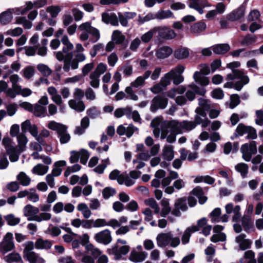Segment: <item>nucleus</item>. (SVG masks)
<instances>
[{"mask_svg":"<svg viewBox=\"0 0 263 263\" xmlns=\"http://www.w3.org/2000/svg\"><path fill=\"white\" fill-rule=\"evenodd\" d=\"M63 45L62 51L54 52V54L57 60L64 62L63 69L65 72H69L70 69L75 70L79 68V63L86 60V56L83 53H78L74 55L71 51L73 48V44L69 41L68 37L64 35L61 39Z\"/></svg>","mask_w":263,"mask_h":263,"instance_id":"1","label":"nucleus"},{"mask_svg":"<svg viewBox=\"0 0 263 263\" xmlns=\"http://www.w3.org/2000/svg\"><path fill=\"white\" fill-rule=\"evenodd\" d=\"M240 66L239 62L235 61L227 64V67L232 70V73L227 74L226 79L229 80H238L235 83V89L240 91L244 85L249 82V78L242 70L236 69Z\"/></svg>","mask_w":263,"mask_h":263,"instance_id":"2","label":"nucleus"},{"mask_svg":"<svg viewBox=\"0 0 263 263\" xmlns=\"http://www.w3.org/2000/svg\"><path fill=\"white\" fill-rule=\"evenodd\" d=\"M185 67L182 65H177L168 72L165 73L160 80V83L166 88L171 84L172 80L173 83L178 85L184 81V78L181 74L184 72Z\"/></svg>","mask_w":263,"mask_h":263,"instance_id":"3","label":"nucleus"},{"mask_svg":"<svg viewBox=\"0 0 263 263\" xmlns=\"http://www.w3.org/2000/svg\"><path fill=\"white\" fill-rule=\"evenodd\" d=\"M78 30L80 32L79 37L81 41H85L89 39L92 43L97 42L100 38L99 30L91 26L90 22L82 23L78 27Z\"/></svg>","mask_w":263,"mask_h":263,"instance_id":"4","label":"nucleus"},{"mask_svg":"<svg viewBox=\"0 0 263 263\" xmlns=\"http://www.w3.org/2000/svg\"><path fill=\"white\" fill-rule=\"evenodd\" d=\"M156 241L157 246L161 248L168 246L175 248L180 243L179 237H174L171 232L159 233L156 237Z\"/></svg>","mask_w":263,"mask_h":263,"instance_id":"5","label":"nucleus"},{"mask_svg":"<svg viewBox=\"0 0 263 263\" xmlns=\"http://www.w3.org/2000/svg\"><path fill=\"white\" fill-rule=\"evenodd\" d=\"M173 124V122H170L167 126L162 128L161 131V139L166 138L167 142L170 143H174L176 141V135L181 134Z\"/></svg>","mask_w":263,"mask_h":263,"instance_id":"6","label":"nucleus"},{"mask_svg":"<svg viewBox=\"0 0 263 263\" xmlns=\"http://www.w3.org/2000/svg\"><path fill=\"white\" fill-rule=\"evenodd\" d=\"M240 152L242 159L247 162L251 160L252 156L257 153V142L252 141L250 143H245L241 145Z\"/></svg>","mask_w":263,"mask_h":263,"instance_id":"7","label":"nucleus"},{"mask_svg":"<svg viewBox=\"0 0 263 263\" xmlns=\"http://www.w3.org/2000/svg\"><path fill=\"white\" fill-rule=\"evenodd\" d=\"M168 104V99L163 95H158L155 97L151 103V110L153 112H155L158 109H163L165 108Z\"/></svg>","mask_w":263,"mask_h":263,"instance_id":"8","label":"nucleus"},{"mask_svg":"<svg viewBox=\"0 0 263 263\" xmlns=\"http://www.w3.org/2000/svg\"><path fill=\"white\" fill-rule=\"evenodd\" d=\"M48 103V99L47 96L42 97L34 107V114L36 117H45L48 115L47 113L46 105Z\"/></svg>","mask_w":263,"mask_h":263,"instance_id":"9","label":"nucleus"},{"mask_svg":"<svg viewBox=\"0 0 263 263\" xmlns=\"http://www.w3.org/2000/svg\"><path fill=\"white\" fill-rule=\"evenodd\" d=\"M14 248L13 234L11 233H7L3 241L0 243V252L3 254H5L12 250Z\"/></svg>","mask_w":263,"mask_h":263,"instance_id":"10","label":"nucleus"},{"mask_svg":"<svg viewBox=\"0 0 263 263\" xmlns=\"http://www.w3.org/2000/svg\"><path fill=\"white\" fill-rule=\"evenodd\" d=\"M94 239L98 243L107 245L112 241L111 232L108 229L104 230L95 234Z\"/></svg>","mask_w":263,"mask_h":263,"instance_id":"11","label":"nucleus"},{"mask_svg":"<svg viewBox=\"0 0 263 263\" xmlns=\"http://www.w3.org/2000/svg\"><path fill=\"white\" fill-rule=\"evenodd\" d=\"M138 128L132 124L128 125L126 127L123 125H120L117 129V133L119 135H126L128 138L131 137L134 133L138 134Z\"/></svg>","mask_w":263,"mask_h":263,"instance_id":"12","label":"nucleus"},{"mask_svg":"<svg viewBox=\"0 0 263 263\" xmlns=\"http://www.w3.org/2000/svg\"><path fill=\"white\" fill-rule=\"evenodd\" d=\"M160 149L159 144H154L150 151L144 150L139 153L137 156V159L143 161H147L151 157L156 155Z\"/></svg>","mask_w":263,"mask_h":263,"instance_id":"13","label":"nucleus"},{"mask_svg":"<svg viewBox=\"0 0 263 263\" xmlns=\"http://www.w3.org/2000/svg\"><path fill=\"white\" fill-rule=\"evenodd\" d=\"M189 87L191 89H188L186 91L185 96L186 99L190 101L194 100L196 93L203 96L206 92V90L204 88H199L194 84L189 85Z\"/></svg>","mask_w":263,"mask_h":263,"instance_id":"14","label":"nucleus"},{"mask_svg":"<svg viewBox=\"0 0 263 263\" xmlns=\"http://www.w3.org/2000/svg\"><path fill=\"white\" fill-rule=\"evenodd\" d=\"M156 32H158L160 37L165 40H171L174 39L176 34L175 31L167 27H156Z\"/></svg>","mask_w":263,"mask_h":263,"instance_id":"15","label":"nucleus"},{"mask_svg":"<svg viewBox=\"0 0 263 263\" xmlns=\"http://www.w3.org/2000/svg\"><path fill=\"white\" fill-rule=\"evenodd\" d=\"M172 122L173 125L179 130L181 134L183 132L191 130L196 127V124L193 121H183L179 122L174 120Z\"/></svg>","mask_w":263,"mask_h":263,"instance_id":"16","label":"nucleus"},{"mask_svg":"<svg viewBox=\"0 0 263 263\" xmlns=\"http://www.w3.org/2000/svg\"><path fill=\"white\" fill-rule=\"evenodd\" d=\"M189 6L202 14L204 12L203 8L209 6V4L208 0H189Z\"/></svg>","mask_w":263,"mask_h":263,"instance_id":"17","label":"nucleus"},{"mask_svg":"<svg viewBox=\"0 0 263 263\" xmlns=\"http://www.w3.org/2000/svg\"><path fill=\"white\" fill-rule=\"evenodd\" d=\"M39 209L28 204L25 205L23 209L24 215L27 217L28 221H34L37 214L39 212Z\"/></svg>","mask_w":263,"mask_h":263,"instance_id":"18","label":"nucleus"},{"mask_svg":"<svg viewBox=\"0 0 263 263\" xmlns=\"http://www.w3.org/2000/svg\"><path fill=\"white\" fill-rule=\"evenodd\" d=\"M245 6H240L238 8L228 14L227 18L230 21L239 20L243 17L245 13Z\"/></svg>","mask_w":263,"mask_h":263,"instance_id":"19","label":"nucleus"},{"mask_svg":"<svg viewBox=\"0 0 263 263\" xmlns=\"http://www.w3.org/2000/svg\"><path fill=\"white\" fill-rule=\"evenodd\" d=\"M235 242L238 245L240 250L243 251L249 249L252 244L251 240L247 239L246 235L245 234H241L236 236Z\"/></svg>","mask_w":263,"mask_h":263,"instance_id":"20","label":"nucleus"},{"mask_svg":"<svg viewBox=\"0 0 263 263\" xmlns=\"http://www.w3.org/2000/svg\"><path fill=\"white\" fill-rule=\"evenodd\" d=\"M102 20L105 24H110L112 26L119 25V18L114 12H104L102 14Z\"/></svg>","mask_w":263,"mask_h":263,"instance_id":"21","label":"nucleus"},{"mask_svg":"<svg viewBox=\"0 0 263 263\" xmlns=\"http://www.w3.org/2000/svg\"><path fill=\"white\" fill-rule=\"evenodd\" d=\"M147 255L148 254L145 251H137L133 250L130 252L129 259L135 263L141 262L147 258Z\"/></svg>","mask_w":263,"mask_h":263,"instance_id":"22","label":"nucleus"},{"mask_svg":"<svg viewBox=\"0 0 263 263\" xmlns=\"http://www.w3.org/2000/svg\"><path fill=\"white\" fill-rule=\"evenodd\" d=\"M119 22L123 27H127L128 25V20H132L137 16L135 12H118Z\"/></svg>","mask_w":263,"mask_h":263,"instance_id":"23","label":"nucleus"},{"mask_svg":"<svg viewBox=\"0 0 263 263\" xmlns=\"http://www.w3.org/2000/svg\"><path fill=\"white\" fill-rule=\"evenodd\" d=\"M225 209L227 214H234L233 217V220L234 221H237L239 220L241 217L240 213V206L239 205H236L234 207L232 203H228L225 206Z\"/></svg>","mask_w":263,"mask_h":263,"instance_id":"24","label":"nucleus"},{"mask_svg":"<svg viewBox=\"0 0 263 263\" xmlns=\"http://www.w3.org/2000/svg\"><path fill=\"white\" fill-rule=\"evenodd\" d=\"M130 247L129 246L124 245L119 248L118 246L113 247L111 252L115 256L116 260H119L122 257L123 255H126L129 251Z\"/></svg>","mask_w":263,"mask_h":263,"instance_id":"25","label":"nucleus"},{"mask_svg":"<svg viewBox=\"0 0 263 263\" xmlns=\"http://www.w3.org/2000/svg\"><path fill=\"white\" fill-rule=\"evenodd\" d=\"M24 258L29 263H45V260L40 255L35 252L28 253L23 255Z\"/></svg>","mask_w":263,"mask_h":263,"instance_id":"26","label":"nucleus"},{"mask_svg":"<svg viewBox=\"0 0 263 263\" xmlns=\"http://www.w3.org/2000/svg\"><path fill=\"white\" fill-rule=\"evenodd\" d=\"M173 49L168 46H162L156 50V56L158 59H164L173 53Z\"/></svg>","mask_w":263,"mask_h":263,"instance_id":"27","label":"nucleus"},{"mask_svg":"<svg viewBox=\"0 0 263 263\" xmlns=\"http://www.w3.org/2000/svg\"><path fill=\"white\" fill-rule=\"evenodd\" d=\"M48 40L43 39L41 41V43L35 45L36 53L41 57H45L47 54V45Z\"/></svg>","mask_w":263,"mask_h":263,"instance_id":"28","label":"nucleus"},{"mask_svg":"<svg viewBox=\"0 0 263 263\" xmlns=\"http://www.w3.org/2000/svg\"><path fill=\"white\" fill-rule=\"evenodd\" d=\"M24 151V148H19L17 146L8 149L6 151L7 155L9 156L11 162H16L18 160L19 155Z\"/></svg>","mask_w":263,"mask_h":263,"instance_id":"29","label":"nucleus"},{"mask_svg":"<svg viewBox=\"0 0 263 263\" xmlns=\"http://www.w3.org/2000/svg\"><path fill=\"white\" fill-rule=\"evenodd\" d=\"M174 18L173 13L170 10H159L155 14L154 13V19L158 20H165L167 18Z\"/></svg>","mask_w":263,"mask_h":263,"instance_id":"30","label":"nucleus"},{"mask_svg":"<svg viewBox=\"0 0 263 263\" xmlns=\"http://www.w3.org/2000/svg\"><path fill=\"white\" fill-rule=\"evenodd\" d=\"M206 76L200 72L195 71L193 75V78L196 83L204 86L209 84V79Z\"/></svg>","mask_w":263,"mask_h":263,"instance_id":"31","label":"nucleus"},{"mask_svg":"<svg viewBox=\"0 0 263 263\" xmlns=\"http://www.w3.org/2000/svg\"><path fill=\"white\" fill-rule=\"evenodd\" d=\"M90 122L88 117H84L81 121V125L77 126L74 131L76 135H81L84 133L86 129L89 126Z\"/></svg>","mask_w":263,"mask_h":263,"instance_id":"32","label":"nucleus"},{"mask_svg":"<svg viewBox=\"0 0 263 263\" xmlns=\"http://www.w3.org/2000/svg\"><path fill=\"white\" fill-rule=\"evenodd\" d=\"M199 229L198 228L197 226H191L188 227L184 232L181 238V241L182 244L186 245L187 244L190 239V237L191 234L193 233L197 232L199 231Z\"/></svg>","mask_w":263,"mask_h":263,"instance_id":"33","label":"nucleus"},{"mask_svg":"<svg viewBox=\"0 0 263 263\" xmlns=\"http://www.w3.org/2000/svg\"><path fill=\"white\" fill-rule=\"evenodd\" d=\"M206 28V24L203 22L194 23L191 27V32L195 35L200 34Z\"/></svg>","mask_w":263,"mask_h":263,"instance_id":"34","label":"nucleus"},{"mask_svg":"<svg viewBox=\"0 0 263 263\" xmlns=\"http://www.w3.org/2000/svg\"><path fill=\"white\" fill-rule=\"evenodd\" d=\"M33 8L32 3L30 1L27 2L25 5L20 7H16L13 9H11L12 11V13L16 15H23L25 14L30 10Z\"/></svg>","mask_w":263,"mask_h":263,"instance_id":"35","label":"nucleus"},{"mask_svg":"<svg viewBox=\"0 0 263 263\" xmlns=\"http://www.w3.org/2000/svg\"><path fill=\"white\" fill-rule=\"evenodd\" d=\"M174 147L171 145H165L162 150V157L166 161H171L174 157Z\"/></svg>","mask_w":263,"mask_h":263,"instance_id":"36","label":"nucleus"},{"mask_svg":"<svg viewBox=\"0 0 263 263\" xmlns=\"http://www.w3.org/2000/svg\"><path fill=\"white\" fill-rule=\"evenodd\" d=\"M52 243L51 241L38 238L35 242V248L38 250H48L51 248Z\"/></svg>","mask_w":263,"mask_h":263,"instance_id":"37","label":"nucleus"},{"mask_svg":"<svg viewBox=\"0 0 263 263\" xmlns=\"http://www.w3.org/2000/svg\"><path fill=\"white\" fill-rule=\"evenodd\" d=\"M230 49V47L228 44H219L212 46V50L216 54H223Z\"/></svg>","mask_w":263,"mask_h":263,"instance_id":"38","label":"nucleus"},{"mask_svg":"<svg viewBox=\"0 0 263 263\" xmlns=\"http://www.w3.org/2000/svg\"><path fill=\"white\" fill-rule=\"evenodd\" d=\"M57 135L62 144L67 143L71 138L70 135L68 133L67 127L66 126L59 132Z\"/></svg>","mask_w":263,"mask_h":263,"instance_id":"39","label":"nucleus"},{"mask_svg":"<svg viewBox=\"0 0 263 263\" xmlns=\"http://www.w3.org/2000/svg\"><path fill=\"white\" fill-rule=\"evenodd\" d=\"M69 107L78 112H82L84 110L85 106L82 101H77L76 100L71 99L68 101Z\"/></svg>","mask_w":263,"mask_h":263,"instance_id":"40","label":"nucleus"},{"mask_svg":"<svg viewBox=\"0 0 263 263\" xmlns=\"http://www.w3.org/2000/svg\"><path fill=\"white\" fill-rule=\"evenodd\" d=\"M190 54L189 50L185 47H181L175 50L174 57L178 60H183L187 58Z\"/></svg>","mask_w":263,"mask_h":263,"instance_id":"41","label":"nucleus"},{"mask_svg":"<svg viewBox=\"0 0 263 263\" xmlns=\"http://www.w3.org/2000/svg\"><path fill=\"white\" fill-rule=\"evenodd\" d=\"M12 11L11 9L1 13L0 14V22L3 25L9 24L12 20Z\"/></svg>","mask_w":263,"mask_h":263,"instance_id":"42","label":"nucleus"},{"mask_svg":"<svg viewBox=\"0 0 263 263\" xmlns=\"http://www.w3.org/2000/svg\"><path fill=\"white\" fill-rule=\"evenodd\" d=\"M161 204L162 209L159 212L160 215L162 217H166L171 212L168 199H163L161 202Z\"/></svg>","mask_w":263,"mask_h":263,"instance_id":"43","label":"nucleus"},{"mask_svg":"<svg viewBox=\"0 0 263 263\" xmlns=\"http://www.w3.org/2000/svg\"><path fill=\"white\" fill-rule=\"evenodd\" d=\"M191 193L197 197L200 204L204 203L207 200V198L204 195L203 190L201 187L197 186L194 188Z\"/></svg>","mask_w":263,"mask_h":263,"instance_id":"44","label":"nucleus"},{"mask_svg":"<svg viewBox=\"0 0 263 263\" xmlns=\"http://www.w3.org/2000/svg\"><path fill=\"white\" fill-rule=\"evenodd\" d=\"M66 165V162L65 160H60L56 161L54 163V168L52 169L51 174L55 177L60 176L62 172L61 167Z\"/></svg>","mask_w":263,"mask_h":263,"instance_id":"45","label":"nucleus"},{"mask_svg":"<svg viewBox=\"0 0 263 263\" xmlns=\"http://www.w3.org/2000/svg\"><path fill=\"white\" fill-rule=\"evenodd\" d=\"M199 111H208L213 107V104L209 100L200 98L198 99Z\"/></svg>","mask_w":263,"mask_h":263,"instance_id":"46","label":"nucleus"},{"mask_svg":"<svg viewBox=\"0 0 263 263\" xmlns=\"http://www.w3.org/2000/svg\"><path fill=\"white\" fill-rule=\"evenodd\" d=\"M48 170L49 167L48 166L44 165L42 164H38L33 167L32 173L39 176H43L48 172Z\"/></svg>","mask_w":263,"mask_h":263,"instance_id":"47","label":"nucleus"},{"mask_svg":"<svg viewBox=\"0 0 263 263\" xmlns=\"http://www.w3.org/2000/svg\"><path fill=\"white\" fill-rule=\"evenodd\" d=\"M16 179L23 186H28L31 182L30 178L24 172H20L16 176Z\"/></svg>","mask_w":263,"mask_h":263,"instance_id":"48","label":"nucleus"},{"mask_svg":"<svg viewBox=\"0 0 263 263\" xmlns=\"http://www.w3.org/2000/svg\"><path fill=\"white\" fill-rule=\"evenodd\" d=\"M126 116L128 119H132L135 122L141 123V118L137 110L133 111L131 107H128L127 112H126Z\"/></svg>","mask_w":263,"mask_h":263,"instance_id":"49","label":"nucleus"},{"mask_svg":"<svg viewBox=\"0 0 263 263\" xmlns=\"http://www.w3.org/2000/svg\"><path fill=\"white\" fill-rule=\"evenodd\" d=\"M235 170L239 173L241 176V177L244 178H245L248 173L249 166L248 165L245 163H239L235 166Z\"/></svg>","mask_w":263,"mask_h":263,"instance_id":"50","label":"nucleus"},{"mask_svg":"<svg viewBox=\"0 0 263 263\" xmlns=\"http://www.w3.org/2000/svg\"><path fill=\"white\" fill-rule=\"evenodd\" d=\"M77 210L82 213L83 217L86 219L89 218L91 215V211L86 203H79L77 206Z\"/></svg>","mask_w":263,"mask_h":263,"instance_id":"51","label":"nucleus"},{"mask_svg":"<svg viewBox=\"0 0 263 263\" xmlns=\"http://www.w3.org/2000/svg\"><path fill=\"white\" fill-rule=\"evenodd\" d=\"M125 36L119 30H115L112 35V41L116 44H121L125 41Z\"/></svg>","mask_w":263,"mask_h":263,"instance_id":"52","label":"nucleus"},{"mask_svg":"<svg viewBox=\"0 0 263 263\" xmlns=\"http://www.w3.org/2000/svg\"><path fill=\"white\" fill-rule=\"evenodd\" d=\"M110 164V160L109 158H107L101 161V163L96 167L93 171L96 173L101 174L104 172V171L108 165Z\"/></svg>","mask_w":263,"mask_h":263,"instance_id":"53","label":"nucleus"},{"mask_svg":"<svg viewBox=\"0 0 263 263\" xmlns=\"http://www.w3.org/2000/svg\"><path fill=\"white\" fill-rule=\"evenodd\" d=\"M15 23L22 25L25 29H29L32 27V23L28 21L26 17H18L16 18Z\"/></svg>","mask_w":263,"mask_h":263,"instance_id":"54","label":"nucleus"},{"mask_svg":"<svg viewBox=\"0 0 263 263\" xmlns=\"http://www.w3.org/2000/svg\"><path fill=\"white\" fill-rule=\"evenodd\" d=\"M47 127L52 130L55 131L57 134L60 132L66 125L54 121H50L47 125Z\"/></svg>","mask_w":263,"mask_h":263,"instance_id":"55","label":"nucleus"},{"mask_svg":"<svg viewBox=\"0 0 263 263\" xmlns=\"http://www.w3.org/2000/svg\"><path fill=\"white\" fill-rule=\"evenodd\" d=\"M248 127L249 126L245 125L242 123H239L236 127L234 133V136L238 137L247 134Z\"/></svg>","mask_w":263,"mask_h":263,"instance_id":"56","label":"nucleus"},{"mask_svg":"<svg viewBox=\"0 0 263 263\" xmlns=\"http://www.w3.org/2000/svg\"><path fill=\"white\" fill-rule=\"evenodd\" d=\"M5 260L9 263L19 262L22 261V257L18 253L13 252L5 256Z\"/></svg>","mask_w":263,"mask_h":263,"instance_id":"57","label":"nucleus"},{"mask_svg":"<svg viewBox=\"0 0 263 263\" xmlns=\"http://www.w3.org/2000/svg\"><path fill=\"white\" fill-rule=\"evenodd\" d=\"M85 249L95 258L98 257L101 254V251L91 243L87 244L85 247Z\"/></svg>","mask_w":263,"mask_h":263,"instance_id":"58","label":"nucleus"},{"mask_svg":"<svg viewBox=\"0 0 263 263\" xmlns=\"http://www.w3.org/2000/svg\"><path fill=\"white\" fill-rule=\"evenodd\" d=\"M156 32L155 28L151 29L148 31L144 33L141 37V41L144 43H148L153 38L154 33Z\"/></svg>","mask_w":263,"mask_h":263,"instance_id":"59","label":"nucleus"},{"mask_svg":"<svg viewBox=\"0 0 263 263\" xmlns=\"http://www.w3.org/2000/svg\"><path fill=\"white\" fill-rule=\"evenodd\" d=\"M221 214V209L219 208H216L214 209L210 214L209 216L212 222H218L220 221L219 219L220 215Z\"/></svg>","mask_w":263,"mask_h":263,"instance_id":"60","label":"nucleus"},{"mask_svg":"<svg viewBox=\"0 0 263 263\" xmlns=\"http://www.w3.org/2000/svg\"><path fill=\"white\" fill-rule=\"evenodd\" d=\"M37 70L45 77H48L51 73V69L46 65L39 64L37 66Z\"/></svg>","mask_w":263,"mask_h":263,"instance_id":"61","label":"nucleus"},{"mask_svg":"<svg viewBox=\"0 0 263 263\" xmlns=\"http://www.w3.org/2000/svg\"><path fill=\"white\" fill-rule=\"evenodd\" d=\"M52 215L47 212H42L39 214H37L34 219L35 221L41 222L43 221H48L51 219Z\"/></svg>","mask_w":263,"mask_h":263,"instance_id":"62","label":"nucleus"},{"mask_svg":"<svg viewBox=\"0 0 263 263\" xmlns=\"http://www.w3.org/2000/svg\"><path fill=\"white\" fill-rule=\"evenodd\" d=\"M5 219L8 224L11 226H15L20 222V219L18 217H15V216L12 214L6 215L5 217Z\"/></svg>","mask_w":263,"mask_h":263,"instance_id":"63","label":"nucleus"},{"mask_svg":"<svg viewBox=\"0 0 263 263\" xmlns=\"http://www.w3.org/2000/svg\"><path fill=\"white\" fill-rule=\"evenodd\" d=\"M244 258L247 263H257L255 258V253L252 250H248L244 253Z\"/></svg>","mask_w":263,"mask_h":263,"instance_id":"64","label":"nucleus"}]
</instances>
